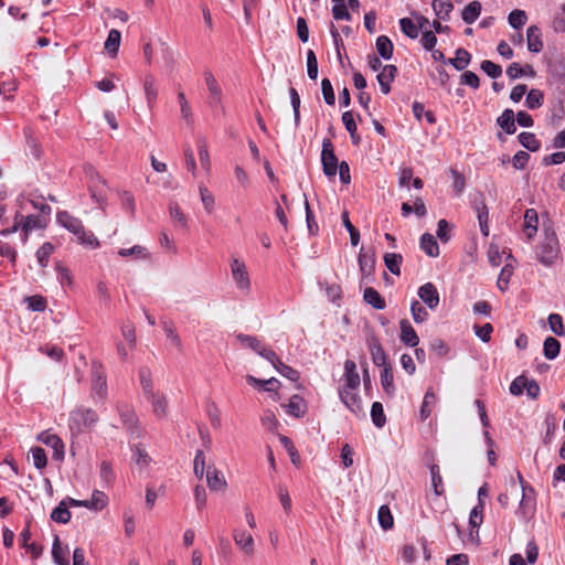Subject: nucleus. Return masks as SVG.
<instances>
[{
    "instance_id": "nucleus-1",
    "label": "nucleus",
    "mask_w": 565,
    "mask_h": 565,
    "mask_svg": "<svg viewBox=\"0 0 565 565\" xmlns=\"http://www.w3.org/2000/svg\"><path fill=\"white\" fill-rule=\"evenodd\" d=\"M139 380L143 396L150 403L153 415L159 418H166L168 415V399L163 392L154 390L151 372L148 367L139 370Z\"/></svg>"
},
{
    "instance_id": "nucleus-2",
    "label": "nucleus",
    "mask_w": 565,
    "mask_h": 565,
    "mask_svg": "<svg viewBox=\"0 0 565 565\" xmlns=\"http://www.w3.org/2000/svg\"><path fill=\"white\" fill-rule=\"evenodd\" d=\"M56 220L60 225L76 236L79 244L89 248H96L99 246L97 237L92 232L86 231L82 221L70 214L67 211L58 212Z\"/></svg>"
},
{
    "instance_id": "nucleus-3",
    "label": "nucleus",
    "mask_w": 565,
    "mask_h": 565,
    "mask_svg": "<svg viewBox=\"0 0 565 565\" xmlns=\"http://www.w3.org/2000/svg\"><path fill=\"white\" fill-rule=\"evenodd\" d=\"M98 420L95 411L90 408H76L70 415L68 427L71 431L79 434L86 428H90Z\"/></svg>"
},
{
    "instance_id": "nucleus-4",
    "label": "nucleus",
    "mask_w": 565,
    "mask_h": 565,
    "mask_svg": "<svg viewBox=\"0 0 565 565\" xmlns=\"http://www.w3.org/2000/svg\"><path fill=\"white\" fill-rule=\"evenodd\" d=\"M558 252L557 237L555 233H551L536 246V258L540 263L550 266L557 259Z\"/></svg>"
},
{
    "instance_id": "nucleus-5",
    "label": "nucleus",
    "mask_w": 565,
    "mask_h": 565,
    "mask_svg": "<svg viewBox=\"0 0 565 565\" xmlns=\"http://www.w3.org/2000/svg\"><path fill=\"white\" fill-rule=\"evenodd\" d=\"M321 163L323 173L331 178L335 177L338 166L340 164L338 158L334 153L333 143L330 139H323L322 141V151H321Z\"/></svg>"
},
{
    "instance_id": "nucleus-6",
    "label": "nucleus",
    "mask_w": 565,
    "mask_h": 565,
    "mask_svg": "<svg viewBox=\"0 0 565 565\" xmlns=\"http://www.w3.org/2000/svg\"><path fill=\"white\" fill-rule=\"evenodd\" d=\"M117 409L121 423L126 427L127 431L135 437H140L142 434V429L139 427V419L134 408L129 405L122 404L118 405Z\"/></svg>"
},
{
    "instance_id": "nucleus-7",
    "label": "nucleus",
    "mask_w": 565,
    "mask_h": 565,
    "mask_svg": "<svg viewBox=\"0 0 565 565\" xmlns=\"http://www.w3.org/2000/svg\"><path fill=\"white\" fill-rule=\"evenodd\" d=\"M518 477L522 487L523 494L519 508L516 510V514H519L523 519H527L531 514H533L535 509L534 498L530 495V493H533V488L529 486V483L523 479L521 473H519Z\"/></svg>"
},
{
    "instance_id": "nucleus-8",
    "label": "nucleus",
    "mask_w": 565,
    "mask_h": 565,
    "mask_svg": "<svg viewBox=\"0 0 565 565\" xmlns=\"http://www.w3.org/2000/svg\"><path fill=\"white\" fill-rule=\"evenodd\" d=\"M358 388L342 387L340 390V398L343 404L356 416H365L362 402L356 393Z\"/></svg>"
},
{
    "instance_id": "nucleus-9",
    "label": "nucleus",
    "mask_w": 565,
    "mask_h": 565,
    "mask_svg": "<svg viewBox=\"0 0 565 565\" xmlns=\"http://www.w3.org/2000/svg\"><path fill=\"white\" fill-rule=\"evenodd\" d=\"M231 271L237 288L248 290L250 281L245 263L238 258H234L231 263Z\"/></svg>"
},
{
    "instance_id": "nucleus-10",
    "label": "nucleus",
    "mask_w": 565,
    "mask_h": 565,
    "mask_svg": "<svg viewBox=\"0 0 565 565\" xmlns=\"http://www.w3.org/2000/svg\"><path fill=\"white\" fill-rule=\"evenodd\" d=\"M418 297L431 310L439 305V292L433 282H426L418 288Z\"/></svg>"
},
{
    "instance_id": "nucleus-11",
    "label": "nucleus",
    "mask_w": 565,
    "mask_h": 565,
    "mask_svg": "<svg viewBox=\"0 0 565 565\" xmlns=\"http://www.w3.org/2000/svg\"><path fill=\"white\" fill-rule=\"evenodd\" d=\"M204 79H205V84H206L209 93H210V97H209L210 105L212 107H214V108L221 106V104H222V89H221L216 78L212 74V72L205 71L204 72Z\"/></svg>"
},
{
    "instance_id": "nucleus-12",
    "label": "nucleus",
    "mask_w": 565,
    "mask_h": 565,
    "mask_svg": "<svg viewBox=\"0 0 565 565\" xmlns=\"http://www.w3.org/2000/svg\"><path fill=\"white\" fill-rule=\"evenodd\" d=\"M235 544L243 551V553L252 557L255 552L254 539L250 533L245 530H235L233 533Z\"/></svg>"
},
{
    "instance_id": "nucleus-13",
    "label": "nucleus",
    "mask_w": 565,
    "mask_h": 565,
    "mask_svg": "<svg viewBox=\"0 0 565 565\" xmlns=\"http://www.w3.org/2000/svg\"><path fill=\"white\" fill-rule=\"evenodd\" d=\"M398 71L395 65L387 64L384 65L382 71L377 74L376 79L380 84L381 92L384 95L390 94L391 84L394 82Z\"/></svg>"
},
{
    "instance_id": "nucleus-14",
    "label": "nucleus",
    "mask_w": 565,
    "mask_h": 565,
    "mask_svg": "<svg viewBox=\"0 0 565 565\" xmlns=\"http://www.w3.org/2000/svg\"><path fill=\"white\" fill-rule=\"evenodd\" d=\"M539 227V215L536 210L527 209L524 213V222L522 231L526 236L527 241H532L537 233Z\"/></svg>"
},
{
    "instance_id": "nucleus-15",
    "label": "nucleus",
    "mask_w": 565,
    "mask_h": 565,
    "mask_svg": "<svg viewBox=\"0 0 565 565\" xmlns=\"http://www.w3.org/2000/svg\"><path fill=\"white\" fill-rule=\"evenodd\" d=\"M367 345H369L372 361L375 365H377V366L388 365L387 355L377 338L372 337L371 339H369Z\"/></svg>"
},
{
    "instance_id": "nucleus-16",
    "label": "nucleus",
    "mask_w": 565,
    "mask_h": 565,
    "mask_svg": "<svg viewBox=\"0 0 565 565\" xmlns=\"http://www.w3.org/2000/svg\"><path fill=\"white\" fill-rule=\"evenodd\" d=\"M206 482L212 491H222L227 487L224 475L215 467H207L206 469Z\"/></svg>"
},
{
    "instance_id": "nucleus-17",
    "label": "nucleus",
    "mask_w": 565,
    "mask_h": 565,
    "mask_svg": "<svg viewBox=\"0 0 565 565\" xmlns=\"http://www.w3.org/2000/svg\"><path fill=\"white\" fill-rule=\"evenodd\" d=\"M399 328H401V341L408 347L415 348L418 342L419 338L415 331V329L412 327L411 322L407 319H402L399 321Z\"/></svg>"
},
{
    "instance_id": "nucleus-18",
    "label": "nucleus",
    "mask_w": 565,
    "mask_h": 565,
    "mask_svg": "<svg viewBox=\"0 0 565 565\" xmlns=\"http://www.w3.org/2000/svg\"><path fill=\"white\" fill-rule=\"evenodd\" d=\"M362 277L372 276L375 269V256L373 253H365L362 247L358 258Z\"/></svg>"
},
{
    "instance_id": "nucleus-19",
    "label": "nucleus",
    "mask_w": 565,
    "mask_h": 565,
    "mask_svg": "<svg viewBox=\"0 0 565 565\" xmlns=\"http://www.w3.org/2000/svg\"><path fill=\"white\" fill-rule=\"evenodd\" d=\"M143 90L148 107L152 109L157 103L158 88L157 82L152 74H147L143 78Z\"/></svg>"
},
{
    "instance_id": "nucleus-20",
    "label": "nucleus",
    "mask_w": 565,
    "mask_h": 565,
    "mask_svg": "<svg viewBox=\"0 0 565 565\" xmlns=\"http://www.w3.org/2000/svg\"><path fill=\"white\" fill-rule=\"evenodd\" d=\"M344 382L343 387L358 388L360 385V375L356 371V364L351 360H347L344 363Z\"/></svg>"
},
{
    "instance_id": "nucleus-21",
    "label": "nucleus",
    "mask_w": 565,
    "mask_h": 565,
    "mask_svg": "<svg viewBox=\"0 0 565 565\" xmlns=\"http://www.w3.org/2000/svg\"><path fill=\"white\" fill-rule=\"evenodd\" d=\"M527 49L532 53H539L543 49L541 30L536 25L529 26L526 31Z\"/></svg>"
},
{
    "instance_id": "nucleus-22",
    "label": "nucleus",
    "mask_w": 565,
    "mask_h": 565,
    "mask_svg": "<svg viewBox=\"0 0 565 565\" xmlns=\"http://www.w3.org/2000/svg\"><path fill=\"white\" fill-rule=\"evenodd\" d=\"M42 441L53 449V459L63 460L64 458V443L55 434H46Z\"/></svg>"
},
{
    "instance_id": "nucleus-23",
    "label": "nucleus",
    "mask_w": 565,
    "mask_h": 565,
    "mask_svg": "<svg viewBox=\"0 0 565 565\" xmlns=\"http://www.w3.org/2000/svg\"><path fill=\"white\" fill-rule=\"evenodd\" d=\"M497 124L508 134L513 135L516 130L515 127V115L510 108L504 109L503 113L498 117Z\"/></svg>"
},
{
    "instance_id": "nucleus-24",
    "label": "nucleus",
    "mask_w": 565,
    "mask_h": 565,
    "mask_svg": "<svg viewBox=\"0 0 565 565\" xmlns=\"http://www.w3.org/2000/svg\"><path fill=\"white\" fill-rule=\"evenodd\" d=\"M363 299L366 303L377 310H382L386 306L384 298L373 287H367L364 289Z\"/></svg>"
},
{
    "instance_id": "nucleus-25",
    "label": "nucleus",
    "mask_w": 565,
    "mask_h": 565,
    "mask_svg": "<svg viewBox=\"0 0 565 565\" xmlns=\"http://www.w3.org/2000/svg\"><path fill=\"white\" fill-rule=\"evenodd\" d=\"M420 248L429 256L437 257L439 255V246L436 238L429 234L425 233L420 237Z\"/></svg>"
},
{
    "instance_id": "nucleus-26",
    "label": "nucleus",
    "mask_w": 565,
    "mask_h": 565,
    "mask_svg": "<svg viewBox=\"0 0 565 565\" xmlns=\"http://www.w3.org/2000/svg\"><path fill=\"white\" fill-rule=\"evenodd\" d=\"M93 376V394L97 395L100 399H104L107 395L106 377L100 373L98 369L94 370Z\"/></svg>"
},
{
    "instance_id": "nucleus-27",
    "label": "nucleus",
    "mask_w": 565,
    "mask_h": 565,
    "mask_svg": "<svg viewBox=\"0 0 565 565\" xmlns=\"http://www.w3.org/2000/svg\"><path fill=\"white\" fill-rule=\"evenodd\" d=\"M285 407L287 413L295 417L303 416L307 409L305 401L298 395H294Z\"/></svg>"
},
{
    "instance_id": "nucleus-28",
    "label": "nucleus",
    "mask_w": 565,
    "mask_h": 565,
    "mask_svg": "<svg viewBox=\"0 0 565 565\" xmlns=\"http://www.w3.org/2000/svg\"><path fill=\"white\" fill-rule=\"evenodd\" d=\"M17 218H20V225L22 226V231L24 232V241L28 238L29 232L34 228H41L43 226L40 217L38 215H28L24 217L21 214L17 215Z\"/></svg>"
},
{
    "instance_id": "nucleus-29",
    "label": "nucleus",
    "mask_w": 565,
    "mask_h": 565,
    "mask_svg": "<svg viewBox=\"0 0 565 565\" xmlns=\"http://www.w3.org/2000/svg\"><path fill=\"white\" fill-rule=\"evenodd\" d=\"M470 53L467 50L459 47L456 50V56L454 58H449L447 62L456 70L462 71L470 64Z\"/></svg>"
},
{
    "instance_id": "nucleus-30",
    "label": "nucleus",
    "mask_w": 565,
    "mask_h": 565,
    "mask_svg": "<svg viewBox=\"0 0 565 565\" xmlns=\"http://www.w3.org/2000/svg\"><path fill=\"white\" fill-rule=\"evenodd\" d=\"M121 41V34L118 30L111 29L108 33L107 40L105 42V50L108 54L114 57L117 55Z\"/></svg>"
},
{
    "instance_id": "nucleus-31",
    "label": "nucleus",
    "mask_w": 565,
    "mask_h": 565,
    "mask_svg": "<svg viewBox=\"0 0 565 565\" xmlns=\"http://www.w3.org/2000/svg\"><path fill=\"white\" fill-rule=\"evenodd\" d=\"M507 75L511 79H516V78L522 77L524 75L534 76L535 72H534L533 67L530 64H525L524 66H521L519 63H512L507 68Z\"/></svg>"
},
{
    "instance_id": "nucleus-32",
    "label": "nucleus",
    "mask_w": 565,
    "mask_h": 565,
    "mask_svg": "<svg viewBox=\"0 0 565 565\" xmlns=\"http://www.w3.org/2000/svg\"><path fill=\"white\" fill-rule=\"evenodd\" d=\"M376 51L385 60H390L393 56L394 45L386 35H380L376 39Z\"/></svg>"
},
{
    "instance_id": "nucleus-33",
    "label": "nucleus",
    "mask_w": 565,
    "mask_h": 565,
    "mask_svg": "<svg viewBox=\"0 0 565 565\" xmlns=\"http://www.w3.org/2000/svg\"><path fill=\"white\" fill-rule=\"evenodd\" d=\"M547 72L554 78H565V60L561 56L550 60L547 63Z\"/></svg>"
},
{
    "instance_id": "nucleus-34",
    "label": "nucleus",
    "mask_w": 565,
    "mask_h": 565,
    "mask_svg": "<svg viewBox=\"0 0 565 565\" xmlns=\"http://www.w3.org/2000/svg\"><path fill=\"white\" fill-rule=\"evenodd\" d=\"M480 13H481V3L479 1H472L468 6L465 7V9L462 10L461 17L466 23L471 24L479 18Z\"/></svg>"
},
{
    "instance_id": "nucleus-35",
    "label": "nucleus",
    "mask_w": 565,
    "mask_h": 565,
    "mask_svg": "<svg viewBox=\"0 0 565 565\" xmlns=\"http://www.w3.org/2000/svg\"><path fill=\"white\" fill-rule=\"evenodd\" d=\"M437 397L435 393L431 390H428L424 396L423 404L420 407V418L422 420L427 419L431 412L434 406L436 405Z\"/></svg>"
},
{
    "instance_id": "nucleus-36",
    "label": "nucleus",
    "mask_w": 565,
    "mask_h": 565,
    "mask_svg": "<svg viewBox=\"0 0 565 565\" xmlns=\"http://www.w3.org/2000/svg\"><path fill=\"white\" fill-rule=\"evenodd\" d=\"M559 350L561 342L557 339L553 337H547L545 339L543 344V353L547 360H554L559 354Z\"/></svg>"
},
{
    "instance_id": "nucleus-37",
    "label": "nucleus",
    "mask_w": 565,
    "mask_h": 565,
    "mask_svg": "<svg viewBox=\"0 0 565 565\" xmlns=\"http://www.w3.org/2000/svg\"><path fill=\"white\" fill-rule=\"evenodd\" d=\"M381 384H382L384 391L388 395H393V393L395 391L394 375H393V369L390 364L383 366V370L381 372Z\"/></svg>"
},
{
    "instance_id": "nucleus-38",
    "label": "nucleus",
    "mask_w": 565,
    "mask_h": 565,
    "mask_svg": "<svg viewBox=\"0 0 565 565\" xmlns=\"http://www.w3.org/2000/svg\"><path fill=\"white\" fill-rule=\"evenodd\" d=\"M246 381L249 385L264 387V390L267 392L276 391L279 384V381L275 377H271L269 380H259L249 374L246 376Z\"/></svg>"
},
{
    "instance_id": "nucleus-39",
    "label": "nucleus",
    "mask_w": 565,
    "mask_h": 565,
    "mask_svg": "<svg viewBox=\"0 0 565 565\" xmlns=\"http://www.w3.org/2000/svg\"><path fill=\"white\" fill-rule=\"evenodd\" d=\"M384 263L392 274L397 276L401 274V265L403 263V256L401 254L386 253L384 255Z\"/></svg>"
},
{
    "instance_id": "nucleus-40",
    "label": "nucleus",
    "mask_w": 565,
    "mask_h": 565,
    "mask_svg": "<svg viewBox=\"0 0 565 565\" xmlns=\"http://www.w3.org/2000/svg\"><path fill=\"white\" fill-rule=\"evenodd\" d=\"M520 143L527 150L535 152L540 150L541 142L533 132L523 131L519 135Z\"/></svg>"
},
{
    "instance_id": "nucleus-41",
    "label": "nucleus",
    "mask_w": 565,
    "mask_h": 565,
    "mask_svg": "<svg viewBox=\"0 0 565 565\" xmlns=\"http://www.w3.org/2000/svg\"><path fill=\"white\" fill-rule=\"evenodd\" d=\"M51 519L61 524H66L71 520V512L65 503V501H62L58 503V505L53 509L51 513Z\"/></svg>"
},
{
    "instance_id": "nucleus-42",
    "label": "nucleus",
    "mask_w": 565,
    "mask_h": 565,
    "mask_svg": "<svg viewBox=\"0 0 565 565\" xmlns=\"http://www.w3.org/2000/svg\"><path fill=\"white\" fill-rule=\"evenodd\" d=\"M52 557L56 565H70L66 552L63 550L58 536H55L53 542Z\"/></svg>"
},
{
    "instance_id": "nucleus-43",
    "label": "nucleus",
    "mask_w": 565,
    "mask_h": 565,
    "mask_svg": "<svg viewBox=\"0 0 565 565\" xmlns=\"http://www.w3.org/2000/svg\"><path fill=\"white\" fill-rule=\"evenodd\" d=\"M108 503L107 495L99 490H94L92 493V498L88 499L89 510L100 511Z\"/></svg>"
},
{
    "instance_id": "nucleus-44",
    "label": "nucleus",
    "mask_w": 565,
    "mask_h": 565,
    "mask_svg": "<svg viewBox=\"0 0 565 565\" xmlns=\"http://www.w3.org/2000/svg\"><path fill=\"white\" fill-rule=\"evenodd\" d=\"M371 418L377 428H382L386 424V416L384 414L383 405L380 402H374L372 404Z\"/></svg>"
},
{
    "instance_id": "nucleus-45",
    "label": "nucleus",
    "mask_w": 565,
    "mask_h": 565,
    "mask_svg": "<svg viewBox=\"0 0 565 565\" xmlns=\"http://www.w3.org/2000/svg\"><path fill=\"white\" fill-rule=\"evenodd\" d=\"M236 339L243 345L252 349L257 354H259L262 349L264 348V344L262 343V341L257 337H254V335H248V334L239 333V334H237Z\"/></svg>"
},
{
    "instance_id": "nucleus-46",
    "label": "nucleus",
    "mask_w": 565,
    "mask_h": 565,
    "mask_svg": "<svg viewBox=\"0 0 565 565\" xmlns=\"http://www.w3.org/2000/svg\"><path fill=\"white\" fill-rule=\"evenodd\" d=\"M402 32L409 39H417L419 34V26L409 18H402L399 20Z\"/></svg>"
},
{
    "instance_id": "nucleus-47",
    "label": "nucleus",
    "mask_w": 565,
    "mask_h": 565,
    "mask_svg": "<svg viewBox=\"0 0 565 565\" xmlns=\"http://www.w3.org/2000/svg\"><path fill=\"white\" fill-rule=\"evenodd\" d=\"M170 217L174 223H178L182 228H188V218L182 212L178 203H170L169 205Z\"/></svg>"
},
{
    "instance_id": "nucleus-48",
    "label": "nucleus",
    "mask_w": 565,
    "mask_h": 565,
    "mask_svg": "<svg viewBox=\"0 0 565 565\" xmlns=\"http://www.w3.org/2000/svg\"><path fill=\"white\" fill-rule=\"evenodd\" d=\"M544 94L542 90L533 88L531 89L525 99L526 107L530 109H537L543 105Z\"/></svg>"
},
{
    "instance_id": "nucleus-49",
    "label": "nucleus",
    "mask_w": 565,
    "mask_h": 565,
    "mask_svg": "<svg viewBox=\"0 0 565 565\" xmlns=\"http://www.w3.org/2000/svg\"><path fill=\"white\" fill-rule=\"evenodd\" d=\"M433 9L439 18L446 19L452 11L454 4L450 2V0H434Z\"/></svg>"
},
{
    "instance_id": "nucleus-50",
    "label": "nucleus",
    "mask_w": 565,
    "mask_h": 565,
    "mask_svg": "<svg viewBox=\"0 0 565 565\" xmlns=\"http://www.w3.org/2000/svg\"><path fill=\"white\" fill-rule=\"evenodd\" d=\"M411 313L416 323H423L428 318V311L418 300H413L411 305Z\"/></svg>"
},
{
    "instance_id": "nucleus-51",
    "label": "nucleus",
    "mask_w": 565,
    "mask_h": 565,
    "mask_svg": "<svg viewBox=\"0 0 565 565\" xmlns=\"http://www.w3.org/2000/svg\"><path fill=\"white\" fill-rule=\"evenodd\" d=\"M377 518H379L380 525L384 530L391 529L394 524L393 515L391 513L388 505H386V504H383L380 507L379 512H377Z\"/></svg>"
},
{
    "instance_id": "nucleus-52",
    "label": "nucleus",
    "mask_w": 565,
    "mask_h": 565,
    "mask_svg": "<svg viewBox=\"0 0 565 565\" xmlns=\"http://www.w3.org/2000/svg\"><path fill=\"white\" fill-rule=\"evenodd\" d=\"M430 476H431V486L434 488V492L437 495H440L444 493V483L443 478L440 475V469L438 465H431L430 466Z\"/></svg>"
},
{
    "instance_id": "nucleus-53",
    "label": "nucleus",
    "mask_w": 565,
    "mask_h": 565,
    "mask_svg": "<svg viewBox=\"0 0 565 565\" xmlns=\"http://www.w3.org/2000/svg\"><path fill=\"white\" fill-rule=\"evenodd\" d=\"M54 252V246L46 242L36 250V259L41 267H46L50 256Z\"/></svg>"
},
{
    "instance_id": "nucleus-54",
    "label": "nucleus",
    "mask_w": 565,
    "mask_h": 565,
    "mask_svg": "<svg viewBox=\"0 0 565 565\" xmlns=\"http://www.w3.org/2000/svg\"><path fill=\"white\" fill-rule=\"evenodd\" d=\"M513 275V267L510 264H507L500 271L497 286L501 291H504L509 287L510 279Z\"/></svg>"
},
{
    "instance_id": "nucleus-55",
    "label": "nucleus",
    "mask_w": 565,
    "mask_h": 565,
    "mask_svg": "<svg viewBox=\"0 0 565 565\" xmlns=\"http://www.w3.org/2000/svg\"><path fill=\"white\" fill-rule=\"evenodd\" d=\"M550 329L553 333L558 337L565 335V329L563 324V318L558 313H551L547 318Z\"/></svg>"
},
{
    "instance_id": "nucleus-56",
    "label": "nucleus",
    "mask_w": 565,
    "mask_h": 565,
    "mask_svg": "<svg viewBox=\"0 0 565 565\" xmlns=\"http://www.w3.org/2000/svg\"><path fill=\"white\" fill-rule=\"evenodd\" d=\"M473 209L479 222L489 221V210L482 194L473 201Z\"/></svg>"
},
{
    "instance_id": "nucleus-57",
    "label": "nucleus",
    "mask_w": 565,
    "mask_h": 565,
    "mask_svg": "<svg viewBox=\"0 0 565 565\" xmlns=\"http://www.w3.org/2000/svg\"><path fill=\"white\" fill-rule=\"evenodd\" d=\"M279 441L281 443L284 448L288 451L291 462L294 465L298 466L300 459H299L298 451H297L294 443L291 441V439L287 436L279 435Z\"/></svg>"
},
{
    "instance_id": "nucleus-58",
    "label": "nucleus",
    "mask_w": 565,
    "mask_h": 565,
    "mask_svg": "<svg viewBox=\"0 0 565 565\" xmlns=\"http://www.w3.org/2000/svg\"><path fill=\"white\" fill-rule=\"evenodd\" d=\"M508 20L512 28L520 29L526 23L527 17L523 10L515 9L510 12Z\"/></svg>"
},
{
    "instance_id": "nucleus-59",
    "label": "nucleus",
    "mask_w": 565,
    "mask_h": 565,
    "mask_svg": "<svg viewBox=\"0 0 565 565\" xmlns=\"http://www.w3.org/2000/svg\"><path fill=\"white\" fill-rule=\"evenodd\" d=\"M25 302L32 311L42 312L46 309V299L39 295L26 297Z\"/></svg>"
},
{
    "instance_id": "nucleus-60",
    "label": "nucleus",
    "mask_w": 565,
    "mask_h": 565,
    "mask_svg": "<svg viewBox=\"0 0 565 565\" xmlns=\"http://www.w3.org/2000/svg\"><path fill=\"white\" fill-rule=\"evenodd\" d=\"M199 191L205 211L212 213L215 204L214 195L204 185H200Z\"/></svg>"
},
{
    "instance_id": "nucleus-61",
    "label": "nucleus",
    "mask_w": 565,
    "mask_h": 565,
    "mask_svg": "<svg viewBox=\"0 0 565 565\" xmlns=\"http://www.w3.org/2000/svg\"><path fill=\"white\" fill-rule=\"evenodd\" d=\"M481 70L491 78H498L502 75V67L489 60L482 61Z\"/></svg>"
},
{
    "instance_id": "nucleus-62",
    "label": "nucleus",
    "mask_w": 565,
    "mask_h": 565,
    "mask_svg": "<svg viewBox=\"0 0 565 565\" xmlns=\"http://www.w3.org/2000/svg\"><path fill=\"white\" fill-rule=\"evenodd\" d=\"M193 465H194V467H193L194 475L199 479H202L204 473L206 475V471H205V455H204L203 450H198L196 451Z\"/></svg>"
},
{
    "instance_id": "nucleus-63",
    "label": "nucleus",
    "mask_w": 565,
    "mask_h": 565,
    "mask_svg": "<svg viewBox=\"0 0 565 565\" xmlns=\"http://www.w3.org/2000/svg\"><path fill=\"white\" fill-rule=\"evenodd\" d=\"M33 463L38 469H43L46 467L47 458L43 448L34 447L31 449Z\"/></svg>"
},
{
    "instance_id": "nucleus-64",
    "label": "nucleus",
    "mask_w": 565,
    "mask_h": 565,
    "mask_svg": "<svg viewBox=\"0 0 565 565\" xmlns=\"http://www.w3.org/2000/svg\"><path fill=\"white\" fill-rule=\"evenodd\" d=\"M134 458L136 463L140 467H148L151 461L148 452L140 445L135 446Z\"/></svg>"
}]
</instances>
